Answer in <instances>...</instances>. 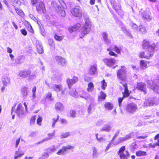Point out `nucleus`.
<instances>
[{
    "mask_svg": "<svg viewBox=\"0 0 159 159\" xmlns=\"http://www.w3.org/2000/svg\"><path fill=\"white\" fill-rule=\"evenodd\" d=\"M42 118L41 116H39V118L37 119V124L39 125H41V122L42 121Z\"/></svg>",
    "mask_w": 159,
    "mask_h": 159,
    "instance_id": "nucleus-62",
    "label": "nucleus"
},
{
    "mask_svg": "<svg viewBox=\"0 0 159 159\" xmlns=\"http://www.w3.org/2000/svg\"><path fill=\"white\" fill-rule=\"evenodd\" d=\"M52 89L56 92H59L61 89V86L60 85L54 84L52 87Z\"/></svg>",
    "mask_w": 159,
    "mask_h": 159,
    "instance_id": "nucleus-27",
    "label": "nucleus"
},
{
    "mask_svg": "<svg viewBox=\"0 0 159 159\" xmlns=\"http://www.w3.org/2000/svg\"><path fill=\"white\" fill-rule=\"evenodd\" d=\"M69 93L70 95L72 96L76 97L77 96V93L75 88L73 89L70 90V91Z\"/></svg>",
    "mask_w": 159,
    "mask_h": 159,
    "instance_id": "nucleus-34",
    "label": "nucleus"
},
{
    "mask_svg": "<svg viewBox=\"0 0 159 159\" xmlns=\"http://www.w3.org/2000/svg\"><path fill=\"white\" fill-rule=\"evenodd\" d=\"M70 133L67 132L64 133H62L61 134L60 136L61 139L65 138L67 137L70 135Z\"/></svg>",
    "mask_w": 159,
    "mask_h": 159,
    "instance_id": "nucleus-37",
    "label": "nucleus"
},
{
    "mask_svg": "<svg viewBox=\"0 0 159 159\" xmlns=\"http://www.w3.org/2000/svg\"><path fill=\"white\" fill-rule=\"evenodd\" d=\"M106 122V119H100L97 121L96 124L98 125H103Z\"/></svg>",
    "mask_w": 159,
    "mask_h": 159,
    "instance_id": "nucleus-41",
    "label": "nucleus"
},
{
    "mask_svg": "<svg viewBox=\"0 0 159 159\" xmlns=\"http://www.w3.org/2000/svg\"><path fill=\"white\" fill-rule=\"evenodd\" d=\"M102 37L104 41L107 43H110L111 39L108 37V34L106 32H103L102 34Z\"/></svg>",
    "mask_w": 159,
    "mask_h": 159,
    "instance_id": "nucleus-21",
    "label": "nucleus"
},
{
    "mask_svg": "<svg viewBox=\"0 0 159 159\" xmlns=\"http://www.w3.org/2000/svg\"><path fill=\"white\" fill-rule=\"evenodd\" d=\"M137 88L140 91L143 92L145 94L147 93V87L144 83L143 82L138 83L137 85Z\"/></svg>",
    "mask_w": 159,
    "mask_h": 159,
    "instance_id": "nucleus-10",
    "label": "nucleus"
},
{
    "mask_svg": "<svg viewBox=\"0 0 159 159\" xmlns=\"http://www.w3.org/2000/svg\"><path fill=\"white\" fill-rule=\"evenodd\" d=\"M74 148V147L73 146H71L70 145H68L67 146H64L61 149H60L57 152V154L58 155L64 154V152L67 149H72Z\"/></svg>",
    "mask_w": 159,
    "mask_h": 159,
    "instance_id": "nucleus-15",
    "label": "nucleus"
},
{
    "mask_svg": "<svg viewBox=\"0 0 159 159\" xmlns=\"http://www.w3.org/2000/svg\"><path fill=\"white\" fill-rule=\"evenodd\" d=\"M2 81L4 86H7L10 82L9 79L7 77H5L2 79Z\"/></svg>",
    "mask_w": 159,
    "mask_h": 159,
    "instance_id": "nucleus-32",
    "label": "nucleus"
},
{
    "mask_svg": "<svg viewBox=\"0 0 159 159\" xmlns=\"http://www.w3.org/2000/svg\"><path fill=\"white\" fill-rule=\"evenodd\" d=\"M24 153L22 151L19 150L16 151L15 152V155L20 157L23 155Z\"/></svg>",
    "mask_w": 159,
    "mask_h": 159,
    "instance_id": "nucleus-54",
    "label": "nucleus"
},
{
    "mask_svg": "<svg viewBox=\"0 0 159 159\" xmlns=\"http://www.w3.org/2000/svg\"><path fill=\"white\" fill-rule=\"evenodd\" d=\"M93 88L94 85L93 83L92 82L89 83L88 85L87 91L89 92H91L93 90Z\"/></svg>",
    "mask_w": 159,
    "mask_h": 159,
    "instance_id": "nucleus-31",
    "label": "nucleus"
},
{
    "mask_svg": "<svg viewBox=\"0 0 159 159\" xmlns=\"http://www.w3.org/2000/svg\"><path fill=\"white\" fill-rule=\"evenodd\" d=\"M150 13L147 11H145L143 15V17L145 19L150 20H151V17L150 15Z\"/></svg>",
    "mask_w": 159,
    "mask_h": 159,
    "instance_id": "nucleus-25",
    "label": "nucleus"
},
{
    "mask_svg": "<svg viewBox=\"0 0 159 159\" xmlns=\"http://www.w3.org/2000/svg\"><path fill=\"white\" fill-rule=\"evenodd\" d=\"M71 12L73 16L75 17L81 16L82 13L81 7L79 6H76L75 8L71 9Z\"/></svg>",
    "mask_w": 159,
    "mask_h": 159,
    "instance_id": "nucleus-7",
    "label": "nucleus"
},
{
    "mask_svg": "<svg viewBox=\"0 0 159 159\" xmlns=\"http://www.w3.org/2000/svg\"><path fill=\"white\" fill-rule=\"evenodd\" d=\"M22 56L18 57L15 59V63L17 64H20L21 63V60L23 59Z\"/></svg>",
    "mask_w": 159,
    "mask_h": 159,
    "instance_id": "nucleus-42",
    "label": "nucleus"
},
{
    "mask_svg": "<svg viewBox=\"0 0 159 159\" xmlns=\"http://www.w3.org/2000/svg\"><path fill=\"white\" fill-rule=\"evenodd\" d=\"M149 42L146 40H144L142 43V46L144 49H146L148 48V51L149 52L150 56H152L154 52V50L156 48L158 49L159 48V43H157L156 44L155 43L150 45Z\"/></svg>",
    "mask_w": 159,
    "mask_h": 159,
    "instance_id": "nucleus-2",
    "label": "nucleus"
},
{
    "mask_svg": "<svg viewBox=\"0 0 159 159\" xmlns=\"http://www.w3.org/2000/svg\"><path fill=\"white\" fill-rule=\"evenodd\" d=\"M15 10L16 13L19 15L20 16H23L24 15V12L23 11L17 7L15 8Z\"/></svg>",
    "mask_w": 159,
    "mask_h": 159,
    "instance_id": "nucleus-38",
    "label": "nucleus"
},
{
    "mask_svg": "<svg viewBox=\"0 0 159 159\" xmlns=\"http://www.w3.org/2000/svg\"><path fill=\"white\" fill-rule=\"evenodd\" d=\"M16 105V104H14L12 107L11 115H12V112L15 110V107H17L15 111V112L16 113L19 117H22L25 113L24 108L20 103L17 104V106Z\"/></svg>",
    "mask_w": 159,
    "mask_h": 159,
    "instance_id": "nucleus-3",
    "label": "nucleus"
},
{
    "mask_svg": "<svg viewBox=\"0 0 159 159\" xmlns=\"http://www.w3.org/2000/svg\"><path fill=\"white\" fill-rule=\"evenodd\" d=\"M54 107L57 112H61L64 110V107L60 102H57L55 105Z\"/></svg>",
    "mask_w": 159,
    "mask_h": 159,
    "instance_id": "nucleus-16",
    "label": "nucleus"
},
{
    "mask_svg": "<svg viewBox=\"0 0 159 159\" xmlns=\"http://www.w3.org/2000/svg\"><path fill=\"white\" fill-rule=\"evenodd\" d=\"M78 81V78L77 76H74L72 79L68 78L66 80V83L70 89L72 85Z\"/></svg>",
    "mask_w": 159,
    "mask_h": 159,
    "instance_id": "nucleus-13",
    "label": "nucleus"
},
{
    "mask_svg": "<svg viewBox=\"0 0 159 159\" xmlns=\"http://www.w3.org/2000/svg\"><path fill=\"white\" fill-rule=\"evenodd\" d=\"M126 68L124 66L121 67V69L118 70L117 73L118 78L121 80H125L126 79Z\"/></svg>",
    "mask_w": 159,
    "mask_h": 159,
    "instance_id": "nucleus-5",
    "label": "nucleus"
},
{
    "mask_svg": "<svg viewBox=\"0 0 159 159\" xmlns=\"http://www.w3.org/2000/svg\"><path fill=\"white\" fill-rule=\"evenodd\" d=\"M31 73V71L30 70L24 69L20 71L18 76L22 78H25L29 77V75Z\"/></svg>",
    "mask_w": 159,
    "mask_h": 159,
    "instance_id": "nucleus-11",
    "label": "nucleus"
},
{
    "mask_svg": "<svg viewBox=\"0 0 159 159\" xmlns=\"http://www.w3.org/2000/svg\"><path fill=\"white\" fill-rule=\"evenodd\" d=\"M47 152L49 153H51L53 152H54L56 151V148L54 146H52L51 147L47 149Z\"/></svg>",
    "mask_w": 159,
    "mask_h": 159,
    "instance_id": "nucleus-44",
    "label": "nucleus"
},
{
    "mask_svg": "<svg viewBox=\"0 0 159 159\" xmlns=\"http://www.w3.org/2000/svg\"><path fill=\"white\" fill-rule=\"evenodd\" d=\"M93 156V157H96L98 155V150L95 147H92Z\"/></svg>",
    "mask_w": 159,
    "mask_h": 159,
    "instance_id": "nucleus-39",
    "label": "nucleus"
},
{
    "mask_svg": "<svg viewBox=\"0 0 159 159\" xmlns=\"http://www.w3.org/2000/svg\"><path fill=\"white\" fill-rule=\"evenodd\" d=\"M118 154L119 155L120 159H127L129 156V154L127 151Z\"/></svg>",
    "mask_w": 159,
    "mask_h": 159,
    "instance_id": "nucleus-22",
    "label": "nucleus"
},
{
    "mask_svg": "<svg viewBox=\"0 0 159 159\" xmlns=\"http://www.w3.org/2000/svg\"><path fill=\"white\" fill-rule=\"evenodd\" d=\"M59 118V116L58 115H57V118H53L52 119L53 122L52 124V127L54 128L55 126V125L56 122H57Z\"/></svg>",
    "mask_w": 159,
    "mask_h": 159,
    "instance_id": "nucleus-47",
    "label": "nucleus"
},
{
    "mask_svg": "<svg viewBox=\"0 0 159 159\" xmlns=\"http://www.w3.org/2000/svg\"><path fill=\"white\" fill-rule=\"evenodd\" d=\"M138 109V106L136 104L134 103H131L127 106L126 110L128 113L134 114L136 111Z\"/></svg>",
    "mask_w": 159,
    "mask_h": 159,
    "instance_id": "nucleus-6",
    "label": "nucleus"
},
{
    "mask_svg": "<svg viewBox=\"0 0 159 159\" xmlns=\"http://www.w3.org/2000/svg\"><path fill=\"white\" fill-rule=\"evenodd\" d=\"M36 46L38 52L40 54L42 53L43 52V46L42 45L41 43L39 41H37Z\"/></svg>",
    "mask_w": 159,
    "mask_h": 159,
    "instance_id": "nucleus-19",
    "label": "nucleus"
},
{
    "mask_svg": "<svg viewBox=\"0 0 159 159\" xmlns=\"http://www.w3.org/2000/svg\"><path fill=\"white\" fill-rule=\"evenodd\" d=\"M36 87H34L32 89V92L33 93V99H32V100H34L35 98L36 97V94H35V92L36 91Z\"/></svg>",
    "mask_w": 159,
    "mask_h": 159,
    "instance_id": "nucleus-53",
    "label": "nucleus"
},
{
    "mask_svg": "<svg viewBox=\"0 0 159 159\" xmlns=\"http://www.w3.org/2000/svg\"><path fill=\"white\" fill-rule=\"evenodd\" d=\"M125 149V147L124 146H122L120 149L119 151L118 152L117 154H119L122 152H124Z\"/></svg>",
    "mask_w": 159,
    "mask_h": 159,
    "instance_id": "nucleus-57",
    "label": "nucleus"
},
{
    "mask_svg": "<svg viewBox=\"0 0 159 159\" xmlns=\"http://www.w3.org/2000/svg\"><path fill=\"white\" fill-rule=\"evenodd\" d=\"M21 93L23 96L26 97L28 94L27 88L25 87H23L21 89Z\"/></svg>",
    "mask_w": 159,
    "mask_h": 159,
    "instance_id": "nucleus-33",
    "label": "nucleus"
},
{
    "mask_svg": "<svg viewBox=\"0 0 159 159\" xmlns=\"http://www.w3.org/2000/svg\"><path fill=\"white\" fill-rule=\"evenodd\" d=\"M37 74V72L36 70L32 72H31V73L29 75V77L27 78L28 80L29 81H31L35 79L36 78Z\"/></svg>",
    "mask_w": 159,
    "mask_h": 159,
    "instance_id": "nucleus-18",
    "label": "nucleus"
},
{
    "mask_svg": "<svg viewBox=\"0 0 159 159\" xmlns=\"http://www.w3.org/2000/svg\"><path fill=\"white\" fill-rule=\"evenodd\" d=\"M118 10L117 8V6L114 7V8L115 9L116 12L119 15H120L121 16H122V11L121 10V7L120 6H118Z\"/></svg>",
    "mask_w": 159,
    "mask_h": 159,
    "instance_id": "nucleus-36",
    "label": "nucleus"
},
{
    "mask_svg": "<svg viewBox=\"0 0 159 159\" xmlns=\"http://www.w3.org/2000/svg\"><path fill=\"white\" fill-rule=\"evenodd\" d=\"M151 99L146 100L144 102V105L146 106H152V103Z\"/></svg>",
    "mask_w": 159,
    "mask_h": 159,
    "instance_id": "nucleus-45",
    "label": "nucleus"
},
{
    "mask_svg": "<svg viewBox=\"0 0 159 159\" xmlns=\"http://www.w3.org/2000/svg\"><path fill=\"white\" fill-rule=\"evenodd\" d=\"M120 83L122 84L123 86L125 88L124 92H122L123 97H120L118 98V104L119 106L120 107L122 106V102L123 99L128 97L129 94L130 93H129V91L127 87V85L126 83H123L121 82H120Z\"/></svg>",
    "mask_w": 159,
    "mask_h": 159,
    "instance_id": "nucleus-4",
    "label": "nucleus"
},
{
    "mask_svg": "<svg viewBox=\"0 0 159 159\" xmlns=\"http://www.w3.org/2000/svg\"><path fill=\"white\" fill-rule=\"evenodd\" d=\"M114 50L117 53L120 54V49L115 46L113 48Z\"/></svg>",
    "mask_w": 159,
    "mask_h": 159,
    "instance_id": "nucleus-60",
    "label": "nucleus"
},
{
    "mask_svg": "<svg viewBox=\"0 0 159 159\" xmlns=\"http://www.w3.org/2000/svg\"><path fill=\"white\" fill-rule=\"evenodd\" d=\"M76 112L75 111L71 110L70 111V115L72 117H75Z\"/></svg>",
    "mask_w": 159,
    "mask_h": 159,
    "instance_id": "nucleus-58",
    "label": "nucleus"
},
{
    "mask_svg": "<svg viewBox=\"0 0 159 159\" xmlns=\"http://www.w3.org/2000/svg\"><path fill=\"white\" fill-rule=\"evenodd\" d=\"M35 116H32L30 119V124L31 125H33L35 123Z\"/></svg>",
    "mask_w": 159,
    "mask_h": 159,
    "instance_id": "nucleus-64",
    "label": "nucleus"
},
{
    "mask_svg": "<svg viewBox=\"0 0 159 159\" xmlns=\"http://www.w3.org/2000/svg\"><path fill=\"white\" fill-rule=\"evenodd\" d=\"M102 84V88L104 90L107 86V83L104 80H103L101 82Z\"/></svg>",
    "mask_w": 159,
    "mask_h": 159,
    "instance_id": "nucleus-51",
    "label": "nucleus"
},
{
    "mask_svg": "<svg viewBox=\"0 0 159 159\" xmlns=\"http://www.w3.org/2000/svg\"><path fill=\"white\" fill-rule=\"evenodd\" d=\"M93 107V106L91 103L89 105L87 110L88 112L89 113H90L91 112Z\"/></svg>",
    "mask_w": 159,
    "mask_h": 159,
    "instance_id": "nucleus-63",
    "label": "nucleus"
},
{
    "mask_svg": "<svg viewBox=\"0 0 159 159\" xmlns=\"http://www.w3.org/2000/svg\"><path fill=\"white\" fill-rule=\"evenodd\" d=\"M104 107L106 109L108 110H111L113 108V104L109 102H106L104 104Z\"/></svg>",
    "mask_w": 159,
    "mask_h": 159,
    "instance_id": "nucleus-26",
    "label": "nucleus"
},
{
    "mask_svg": "<svg viewBox=\"0 0 159 159\" xmlns=\"http://www.w3.org/2000/svg\"><path fill=\"white\" fill-rule=\"evenodd\" d=\"M48 43L49 45L52 47H54L55 46V44L52 39H49L48 40Z\"/></svg>",
    "mask_w": 159,
    "mask_h": 159,
    "instance_id": "nucleus-56",
    "label": "nucleus"
},
{
    "mask_svg": "<svg viewBox=\"0 0 159 159\" xmlns=\"http://www.w3.org/2000/svg\"><path fill=\"white\" fill-rule=\"evenodd\" d=\"M80 24L78 23L74 26L68 29V30L70 33H72L73 32L75 31L78 30L80 28Z\"/></svg>",
    "mask_w": 159,
    "mask_h": 159,
    "instance_id": "nucleus-20",
    "label": "nucleus"
},
{
    "mask_svg": "<svg viewBox=\"0 0 159 159\" xmlns=\"http://www.w3.org/2000/svg\"><path fill=\"white\" fill-rule=\"evenodd\" d=\"M103 61L107 66L111 67L116 62V60L113 58H105L102 60Z\"/></svg>",
    "mask_w": 159,
    "mask_h": 159,
    "instance_id": "nucleus-9",
    "label": "nucleus"
},
{
    "mask_svg": "<svg viewBox=\"0 0 159 159\" xmlns=\"http://www.w3.org/2000/svg\"><path fill=\"white\" fill-rule=\"evenodd\" d=\"M139 31L142 34H144L146 32V30L144 26H140L139 29Z\"/></svg>",
    "mask_w": 159,
    "mask_h": 159,
    "instance_id": "nucleus-46",
    "label": "nucleus"
},
{
    "mask_svg": "<svg viewBox=\"0 0 159 159\" xmlns=\"http://www.w3.org/2000/svg\"><path fill=\"white\" fill-rule=\"evenodd\" d=\"M134 134L133 133H131L126 135L125 136L126 140L132 138Z\"/></svg>",
    "mask_w": 159,
    "mask_h": 159,
    "instance_id": "nucleus-59",
    "label": "nucleus"
},
{
    "mask_svg": "<svg viewBox=\"0 0 159 159\" xmlns=\"http://www.w3.org/2000/svg\"><path fill=\"white\" fill-rule=\"evenodd\" d=\"M151 57L149 56V52L148 54L147 55H145L144 52H141L139 55V57H143L148 59Z\"/></svg>",
    "mask_w": 159,
    "mask_h": 159,
    "instance_id": "nucleus-40",
    "label": "nucleus"
},
{
    "mask_svg": "<svg viewBox=\"0 0 159 159\" xmlns=\"http://www.w3.org/2000/svg\"><path fill=\"white\" fill-rule=\"evenodd\" d=\"M84 18L85 22L84 26L81 29V34L80 35L81 38L89 32L91 27V22L88 16L84 15Z\"/></svg>",
    "mask_w": 159,
    "mask_h": 159,
    "instance_id": "nucleus-1",
    "label": "nucleus"
},
{
    "mask_svg": "<svg viewBox=\"0 0 159 159\" xmlns=\"http://www.w3.org/2000/svg\"><path fill=\"white\" fill-rule=\"evenodd\" d=\"M148 84H149V87L152 89L154 92L159 94V86L156 84L155 81L153 82L152 80L148 81Z\"/></svg>",
    "mask_w": 159,
    "mask_h": 159,
    "instance_id": "nucleus-8",
    "label": "nucleus"
},
{
    "mask_svg": "<svg viewBox=\"0 0 159 159\" xmlns=\"http://www.w3.org/2000/svg\"><path fill=\"white\" fill-rule=\"evenodd\" d=\"M147 63L143 60L141 61L140 62V66L142 69H144L147 67Z\"/></svg>",
    "mask_w": 159,
    "mask_h": 159,
    "instance_id": "nucleus-30",
    "label": "nucleus"
},
{
    "mask_svg": "<svg viewBox=\"0 0 159 159\" xmlns=\"http://www.w3.org/2000/svg\"><path fill=\"white\" fill-rule=\"evenodd\" d=\"M80 96L86 100H88L89 99L93 100V98L90 96V95L84 91L82 92V94H80Z\"/></svg>",
    "mask_w": 159,
    "mask_h": 159,
    "instance_id": "nucleus-17",
    "label": "nucleus"
},
{
    "mask_svg": "<svg viewBox=\"0 0 159 159\" xmlns=\"http://www.w3.org/2000/svg\"><path fill=\"white\" fill-rule=\"evenodd\" d=\"M111 48H107V50L109 51V54L111 56H114L115 57H117V55L114 52L111 51Z\"/></svg>",
    "mask_w": 159,
    "mask_h": 159,
    "instance_id": "nucleus-49",
    "label": "nucleus"
},
{
    "mask_svg": "<svg viewBox=\"0 0 159 159\" xmlns=\"http://www.w3.org/2000/svg\"><path fill=\"white\" fill-rule=\"evenodd\" d=\"M98 73L97 66L96 65L91 66L88 71V74L91 75H94Z\"/></svg>",
    "mask_w": 159,
    "mask_h": 159,
    "instance_id": "nucleus-14",
    "label": "nucleus"
},
{
    "mask_svg": "<svg viewBox=\"0 0 159 159\" xmlns=\"http://www.w3.org/2000/svg\"><path fill=\"white\" fill-rule=\"evenodd\" d=\"M60 91V92L57 93V96L60 97H62L65 93V91L61 89Z\"/></svg>",
    "mask_w": 159,
    "mask_h": 159,
    "instance_id": "nucleus-61",
    "label": "nucleus"
},
{
    "mask_svg": "<svg viewBox=\"0 0 159 159\" xmlns=\"http://www.w3.org/2000/svg\"><path fill=\"white\" fill-rule=\"evenodd\" d=\"M55 59L58 64H60L62 66H64L66 64V60L61 56H55Z\"/></svg>",
    "mask_w": 159,
    "mask_h": 159,
    "instance_id": "nucleus-12",
    "label": "nucleus"
},
{
    "mask_svg": "<svg viewBox=\"0 0 159 159\" xmlns=\"http://www.w3.org/2000/svg\"><path fill=\"white\" fill-rule=\"evenodd\" d=\"M138 145L136 144L135 143H132L130 146V148L131 151H134L135 149L138 148Z\"/></svg>",
    "mask_w": 159,
    "mask_h": 159,
    "instance_id": "nucleus-48",
    "label": "nucleus"
},
{
    "mask_svg": "<svg viewBox=\"0 0 159 159\" xmlns=\"http://www.w3.org/2000/svg\"><path fill=\"white\" fill-rule=\"evenodd\" d=\"M49 155L48 153H44L43 155L42 156L39 157L38 159H46L48 157Z\"/></svg>",
    "mask_w": 159,
    "mask_h": 159,
    "instance_id": "nucleus-52",
    "label": "nucleus"
},
{
    "mask_svg": "<svg viewBox=\"0 0 159 159\" xmlns=\"http://www.w3.org/2000/svg\"><path fill=\"white\" fill-rule=\"evenodd\" d=\"M136 155L138 157H141L145 156L147 154L146 152L140 150L136 152Z\"/></svg>",
    "mask_w": 159,
    "mask_h": 159,
    "instance_id": "nucleus-29",
    "label": "nucleus"
},
{
    "mask_svg": "<svg viewBox=\"0 0 159 159\" xmlns=\"http://www.w3.org/2000/svg\"><path fill=\"white\" fill-rule=\"evenodd\" d=\"M126 140V138L125 136L123 137H119V138L114 143V145H117L122 142L125 141Z\"/></svg>",
    "mask_w": 159,
    "mask_h": 159,
    "instance_id": "nucleus-28",
    "label": "nucleus"
},
{
    "mask_svg": "<svg viewBox=\"0 0 159 159\" xmlns=\"http://www.w3.org/2000/svg\"><path fill=\"white\" fill-rule=\"evenodd\" d=\"M131 26L134 30L137 31L138 30V26L136 24L134 23H132Z\"/></svg>",
    "mask_w": 159,
    "mask_h": 159,
    "instance_id": "nucleus-55",
    "label": "nucleus"
},
{
    "mask_svg": "<svg viewBox=\"0 0 159 159\" xmlns=\"http://www.w3.org/2000/svg\"><path fill=\"white\" fill-rule=\"evenodd\" d=\"M106 97V94L102 91H101L100 95L98 97V99L103 100L105 99Z\"/></svg>",
    "mask_w": 159,
    "mask_h": 159,
    "instance_id": "nucleus-43",
    "label": "nucleus"
},
{
    "mask_svg": "<svg viewBox=\"0 0 159 159\" xmlns=\"http://www.w3.org/2000/svg\"><path fill=\"white\" fill-rule=\"evenodd\" d=\"M54 38L55 39L58 41H61L64 38V36H59L56 34H55L54 35Z\"/></svg>",
    "mask_w": 159,
    "mask_h": 159,
    "instance_id": "nucleus-50",
    "label": "nucleus"
},
{
    "mask_svg": "<svg viewBox=\"0 0 159 159\" xmlns=\"http://www.w3.org/2000/svg\"><path fill=\"white\" fill-rule=\"evenodd\" d=\"M37 10L39 11L42 10L43 13H44L45 11V7L43 2H40L39 3V5L36 6V7Z\"/></svg>",
    "mask_w": 159,
    "mask_h": 159,
    "instance_id": "nucleus-23",
    "label": "nucleus"
},
{
    "mask_svg": "<svg viewBox=\"0 0 159 159\" xmlns=\"http://www.w3.org/2000/svg\"><path fill=\"white\" fill-rule=\"evenodd\" d=\"M112 129L111 126L110 124L105 125L101 129V131L109 132Z\"/></svg>",
    "mask_w": 159,
    "mask_h": 159,
    "instance_id": "nucleus-24",
    "label": "nucleus"
},
{
    "mask_svg": "<svg viewBox=\"0 0 159 159\" xmlns=\"http://www.w3.org/2000/svg\"><path fill=\"white\" fill-rule=\"evenodd\" d=\"M151 102L152 103V106L154 104H157L159 103V98H151Z\"/></svg>",
    "mask_w": 159,
    "mask_h": 159,
    "instance_id": "nucleus-35",
    "label": "nucleus"
}]
</instances>
